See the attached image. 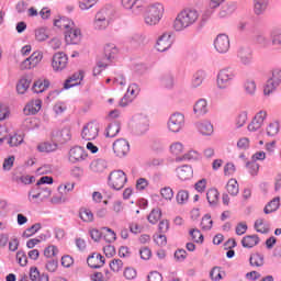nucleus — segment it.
<instances>
[{"instance_id": "nucleus-1", "label": "nucleus", "mask_w": 281, "mask_h": 281, "mask_svg": "<svg viewBox=\"0 0 281 281\" xmlns=\"http://www.w3.org/2000/svg\"><path fill=\"white\" fill-rule=\"evenodd\" d=\"M122 5L125 10H131L135 16H139L145 12L144 23L148 27L159 25L166 14V7L161 2L149 3V0H122Z\"/></svg>"}, {"instance_id": "nucleus-2", "label": "nucleus", "mask_w": 281, "mask_h": 281, "mask_svg": "<svg viewBox=\"0 0 281 281\" xmlns=\"http://www.w3.org/2000/svg\"><path fill=\"white\" fill-rule=\"evenodd\" d=\"M201 13L194 8H184L177 13L172 21L171 27L173 32H186L189 27H192L199 23Z\"/></svg>"}, {"instance_id": "nucleus-3", "label": "nucleus", "mask_w": 281, "mask_h": 281, "mask_svg": "<svg viewBox=\"0 0 281 281\" xmlns=\"http://www.w3.org/2000/svg\"><path fill=\"white\" fill-rule=\"evenodd\" d=\"M115 18V9L113 7H104L99 10L93 19L92 27L95 32H104L113 23Z\"/></svg>"}, {"instance_id": "nucleus-4", "label": "nucleus", "mask_w": 281, "mask_h": 281, "mask_svg": "<svg viewBox=\"0 0 281 281\" xmlns=\"http://www.w3.org/2000/svg\"><path fill=\"white\" fill-rule=\"evenodd\" d=\"M236 78V71L232 68H223L217 72L216 87L221 91H225L232 87L234 79Z\"/></svg>"}, {"instance_id": "nucleus-5", "label": "nucleus", "mask_w": 281, "mask_h": 281, "mask_svg": "<svg viewBox=\"0 0 281 281\" xmlns=\"http://www.w3.org/2000/svg\"><path fill=\"white\" fill-rule=\"evenodd\" d=\"M126 181H128V178L124 171L114 170L109 175L108 186H110L112 190L120 191L124 188V186H126Z\"/></svg>"}, {"instance_id": "nucleus-6", "label": "nucleus", "mask_w": 281, "mask_h": 281, "mask_svg": "<svg viewBox=\"0 0 281 281\" xmlns=\"http://www.w3.org/2000/svg\"><path fill=\"white\" fill-rule=\"evenodd\" d=\"M186 126V116L181 112L171 114L167 121V128L169 133H181Z\"/></svg>"}, {"instance_id": "nucleus-7", "label": "nucleus", "mask_w": 281, "mask_h": 281, "mask_svg": "<svg viewBox=\"0 0 281 281\" xmlns=\"http://www.w3.org/2000/svg\"><path fill=\"white\" fill-rule=\"evenodd\" d=\"M149 121L148 116L146 114H135L132 117V128L138 133V135H142L148 131Z\"/></svg>"}, {"instance_id": "nucleus-8", "label": "nucleus", "mask_w": 281, "mask_h": 281, "mask_svg": "<svg viewBox=\"0 0 281 281\" xmlns=\"http://www.w3.org/2000/svg\"><path fill=\"white\" fill-rule=\"evenodd\" d=\"M87 157H89V154L81 146L71 147L68 151L69 164H82V161H87Z\"/></svg>"}, {"instance_id": "nucleus-9", "label": "nucleus", "mask_w": 281, "mask_h": 281, "mask_svg": "<svg viewBox=\"0 0 281 281\" xmlns=\"http://www.w3.org/2000/svg\"><path fill=\"white\" fill-rule=\"evenodd\" d=\"M139 95V86L137 83H132L128 86L126 93L120 100L119 106H128Z\"/></svg>"}, {"instance_id": "nucleus-10", "label": "nucleus", "mask_w": 281, "mask_h": 281, "mask_svg": "<svg viewBox=\"0 0 281 281\" xmlns=\"http://www.w3.org/2000/svg\"><path fill=\"white\" fill-rule=\"evenodd\" d=\"M99 133L100 127L98 126V123L90 122L82 127L81 137L86 142H91L98 137Z\"/></svg>"}, {"instance_id": "nucleus-11", "label": "nucleus", "mask_w": 281, "mask_h": 281, "mask_svg": "<svg viewBox=\"0 0 281 281\" xmlns=\"http://www.w3.org/2000/svg\"><path fill=\"white\" fill-rule=\"evenodd\" d=\"M237 58L244 67H251L254 65V50L249 47H240L237 50Z\"/></svg>"}, {"instance_id": "nucleus-12", "label": "nucleus", "mask_w": 281, "mask_h": 281, "mask_svg": "<svg viewBox=\"0 0 281 281\" xmlns=\"http://www.w3.org/2000/svg\"><path fill=\"white\" fill-rule=\"evenodd\" d=\"M69 64V57L63 52L55 53L52 60V67L54 71H63Z\"/></svg>"}, {"instance_id": "nucleus-13", "label": "nucleus", "mask_w": 281, "mask_h": 281, "mask_svg": "<svg viewBox=\"0 0 281 281\" xmlns=\"http://www.w3.org/2000/svg\"><path fill=\"white\" fill-rule=\"evenodd\" d=\"M112 148L116 157H126L131 150V145L128 140L120 138L113 143Z\"/></svg>"}, {"instance_id": "nucleus-14", "label": "nucleus", "mask_w": 281, "mask_h": 281, "mask_svg": "<svg viewBox=\"0 0 281 281\" xmlns=\"http://www.w3.org/2000/svg\"><path fill=\"white\" fill-rule=\"evenodd\" d=\"M214 47L218 54H227L229 52V36L227 34H218L214 40Z\"/></svg>"}, {"instance_id": "nucleus-15", "label": "nucleus", "mask_w": 281, "mask_h": 281, "mask_svg": "<svg viewBox=\"0 0 281 281\" xmlns=\"http://www.w3.org/2000/svg\"><path fill=\"white\" fill-rule=\"evenodd\" d=\"M172 33L165 32L158 37L156 43L157 52H168L172 47Z\"/></svg>"}, {"instance_id": "nucleus-16", "label": "nucleus", "mask_w": 281, "mask_h": 281, "mask_svg": "<svg viewBox=\"0 0 281 281\" xmlns=\"http://www.w3.org/2000/svg\"><path fill=\"white\" fill-rule=\"evenodd\" d=\"M65 41L67 45H78L82 41V32L75 25L65 32Z\"/></svg>"}, {"instance_id": "nucleus-17", "label": "nucleus", "mask_w": 281, "mask_h": 281, "mask_svg": "<svg viewBox=\"0 0 281 281\" xmlns=\"http://www.w3.org/2000/svg\"><path fill=\"white\" fill-rule=\"evenodd\" d=\"M43 60V53L41 50L34 52L29 58L21 64V69H34Z\"/></svg>"}, {"instance_id": "nucleus-18", "label": "nucleus", "mask_w": 281, "mask_h": 281, "mask_svg": "<svg viewBox=\"0 0 281 281\" xmlns=\"http://www.w3.org/2000/svg\"><path fill=\"white\" fill-rule=\"evenodd\" d=\"M45 192V195L43 196V193L41 192V189H33L29 192V201L30 203H33L34 205H38V203H43L47 196L52 195V191L49 189H43Z\"/></svg>"}, {"instance_id": "nucleus-19", "label": "nucleus", "mask_w": 281, "mask_h": 281, "mask_svg": "<svg viewBox=\"0 0 281 281\" xmlns=\"http://www.w3.org/2000/svg\"><path fill=\"white\" fill-rule=\"evenodd\" d=\"M177 177L180 179V181H188L189 179H192L194 177V170L192 169V166L190 165H183L176 169Z\"/></svg>"}, {"instance_id": "nucleus-20", "label": "nucleus", "mask_w": 281, "mask_h": 281, "mask_svg": "<svg viewBox=\"0 0 281 281\" xmlns=\"http://www.w3.org/2000/svg\"><path fill=\"white\" fill-rule=\"evenodd\" d=\"M117 54H120V48H117L115 44H106L104 46V57L102 60L111 65V60L115 59V56H117Z\"/></svg>"}, {"instance_id": "nucleus-21", "label": "nucleus", "mask_w": 281, "mask_h": 281, "mask_svg": "<svg viewBox=\"0 0 281 281\" xmlns=\"http://www.w3.org/2000/svg\"><path fill=\"white\" fill-rule=\"evenodd\" d=\"M85 78V72L78 71L71 75L64 83V89H71V87H78Z\"/></svg>"}, {"instance_id": "nucleus-22", "label": "nucleus", "mask_w": 281, "mask_h": 281, "mask_svg": "<svg viewBox=\"0 0 281 281\" xmlns=\"http://www.w3.org/2000/svg\"><path fill=\"white\" fill-rule=\"evenodd\" d=\"M88 266L91 267V269H100L101 267H104V256L100 254H92L87 259Z\"/></svg>"}, {"instance_id": "nucleus-23", "label": "nucleus", "mask_w": 281, "mask_h": 281, "mask_svg": "<svg viewBox=\"0 0 281 281\" xmlns=\"http://www.w3.org/2000/svg\"><path fill=\"white\" fill-rule=\"evenodd\" d=\"M236 12V3L235 2H228L221 7L217 18L218 19H227V16H232Z\"/></svg>"}, {"instance_id": "nucleus-24", "label": "nucleus", "mask_w": 281, "mask_h": 281, "mask_svg": "<svg viewBox=\"0 0 281 281\" xmlns=\"http://www.w3.org/2000/svg\"><path fill=\"white\" fill-rule=\"evenodd\" d=\"M1 144H8L10 148H14V146H21V144H23V136L14 134L13 136L9 137H0V145Z\"/></svg>"}, {"instance_id": "nucleus-25", "label": "nucleus", "mask_w": 281, "mask_h": 281, "mask_svg": "<svg viewBox=\"0 0 281 281\" xmlns=\"http://www.w3.org/2000/svg\"><path fill=\"white\" fill-rule=\"evenodd\" d=\"M195 127L201 133V135L210 136L212 133H214V126L210 121H199L195 123Z\"/></svg>"}, {"instance_id": "nucleus-26", "label": "nucleus", "mask_w": 281, "mask_h": 281, "mask_svg": "<svg viewBox=\"0 0 281 281\" xmlns=\"http://www.w3.org/2000/svg\"><path fill=\"white\" fill-rule=\"evenodd\" d=\"M205 78H207V72H205V70H198L191 80V87L192 89H199V87H201V85H203V81L205 80Z\"/></svg>"}, {"instance_id": "nucleus-27", "label": "nucleus", "mask_w": 281, "mask_h": 281, "mask_svg": "<svg viewBox=\"0 0 281 281\" xmlns=\"http://www.w3.org/2000/svg\"><path fill=\"white\" fill-rule=\"evenodd\" d=\"M53 137H56L57 142L65 144L71 140V130L69 127L63 128L60 132L53 133Z\"/></svg>"}, {"instance_id": "nucleus-28", "label": "nucleus", "mask_w": 281, "mask_h": 281, "mask_svg": "<svg viewBox=\"0 0 281 281\" xmlns=\"http://www.w3.org/2000/svg\"><path fill=\"white\" fill-rule=\"evenodd\" d=\"M42 101L41 100H35L30 102L29 104H26L24 106V114L25 115H36V113H38V111H41V106H42Z\"/></svg>"}, {"instance_id": "nucleus-29", "label": "nucleus", "mask_w": 281, "mask_h": 281, "mask_svg": "<svg viewBox=\"0 0 281 281\" xmlns=\"http://www.w3.org/2000/svg\"><path fill=\"white\" fill-rule=\"evenodd\" d=\"M269 8V0H254V12L257 16H261Z\"/></svg>"}, {"instance_id": "nucleus-30", "label": "nucleus", "mask_w": 281, "mask_h": 281, "mask_svg": "<svg viewBox=\"0 0 281 281\" xmlns=\"http://www.w3.org/2000/svg\"><path fill=\"white\" fill-rule=\"evenodd\" d=\"M260 243V238L258 235H247L241 239V245L246 249H251L252 247H256Z\"/></svg>"}, {"instance_id": "nucleus-31", "label": "nucleus", "mask_w": 281, "mask_h": 281, "mask_svg": "<svg viewBox=\"0 0 281 281\" xmlns=\"http://www.w3.org/2000/svg\"><path fill=\"white\" fill-rule=\"evenodd\" d=\"M218 196H221V193H218L217 189L213 188L207 190L206 199L211 207H216L218 205Z\"/></svg>"}, {"instance_id": "nucleus-32", "label": "nucleus", "mask_w": 281, "mask_h": 281, "mask_svg": "<svg viewBox=\"0 0 281 281\" xmlns=\"http://www.w3.org/2000/svg\"><path fill=\"white\" fill-rule=\"evenodd\" d=\"M193 113L195 115H205L207 113V100L199 99L193 106Z\"/></svg>"}, {"instance_id": "nucleus-33", "label": "nucleus", "mask_w": 281, "mask_h": 281, "mask_svg": "<svg viewBox=\"0 0 281 281\" xmlns=\"http://www.w3.org/2000/svg\"><path fill=\"white\" fill-rule=\"evenodd\" d=\"M55 27H59V30H66V32L72 29L76 24L69 18H60L59 20L54 21Z\"/></svg>"}, {"instance_id": "nucleus-34", "label": "nucleus", "mask_w": 281, "mask_h": 281, "mask_svg": "<svg viewBox=\"0 0 281 281\" xmlns=\"http://www.w3.org/2000/svg\"><path fill=\"white\" fill-rule=\"evenodd\" d=\"M46 89H49V80L47 79H38L32 87L33 93H43Z\"/></svg>"}, {"instance_id": "nucleus-35", "label": "nucleus", "mask_w": 281, "mask_h": 281, "mask_svg": "<svg viewBox=\"0 0 281 281\" xmlns=\"http://www.w3.org/2000/svg\"><path fill=\"white\" fill-rule=\"evenodd\" d=\"M90 170L92 172L102 173L106 170V160L97 159L90 164Z\"/></svg>"}, {"instance_id": "nucleus-36", "label": "nucleus", "mask_w": 281, "mask_h": 281, "mask_svg": "<svg viewBox=\"0 0 281 281\" xmlns=\"http://www.w3.org/2000/svg\"><path fill=\"white\" fill-rule=\"evenodd\" d=\"M196 159H201V154L196 150H189L182 157H177L176 161H196Z\"/></svg>"}, {"instance_id": "nucleus-37", "label": "nucleus", "mask_w": 281, "mask_h": 281, "mask_svg": "<svg viewBox=\"0 0 281 281\" xmlns=\"http://www.w3.org/2000/svg\"><path fill=\"white\" fill-rule=\"evenodd\" d=\"M30 85H32V80L27 79V77H23L19 80L16 85V91L20 95H23L29 89Z\"/></svg>"}, {"instance_id": "nucleus-38", "label": "nucleus", "mask_w": 281, "mask_h": 281, "mask_svg": "<svg viewBox=\"0 0 281 281\" xmlns=\"http://www.w3.org/2000/svg\"><path fill=\"white\" fill-rule=\"evenodd\" d=\"M249 120V114L247 111H241L237 114L235 117V126L236 128H243L245 124H247V121Z\"/></svg>"}, {"instance_id": "nucleus-39", "label": "nucleus", "mask_w": 281, "mask_h": 281, "mask_svg": "<svg viewBox=\"0 0 281 281\" xmlns=\"http://www.w3.org/2000/svg\"><path fill=\"white\" fill-rule=\"evenodd\" d=\"M280 209V198L272 199L263 209L265 214H272Z\"/></svg>"}, {"instance_id": "nucleus-40", "label": "nucleus", "mask_w": 281, "mask_h": 281, "mask_svg": "<svg viewBox=\"0 0 281 281\" xmlns=\"http://www.w3.org/2000/svg\"><path fill=\"white\" fill-rule=\"evenodd\" d=\"M244 91L247 95H256V91H257L256 80L247 79L244 82Z\"/></svg>"}, {"instance_id": "nucleus-41", "label": "nucleus", "mask_w": 281, "mask_h": 281, "mask_svg": "<svg viewBox=\"0 0 281 281\" xmlns=\"http://www.w3.org/2000/svg\"><path fill=\"white\" fill-rule=\"evenodd\" d=\"M214 10H216V8H212L209 2V8L205 9L200 15V19H199L200 25H205V23H207V21L212 19V15L214 14Z\"/></svg>"}, {"instance_id": "nucleus-42", "label": "nucleus", "mask_w": 281, "mask_h": 281, "mask_svg": "<svg viewBox=\"0 0 281 281\" xmlns=\"http://www.w3.org/2000/svg\"><path fill=\"white\" fill-rule=\"evenodd\" d=\"M128 41L132 45H144L146 43V34L144 33H134L128 37Z\"/></svg>"}, {"instance_id": "nucleus-43", "label": "nucleus", "mask_w": 281, "mask_h": 281, "mask_svg": "<svg viewBox=\"0 0 281 281\" xmlns=\"http://www.w3.org/2000/svg\"><path fill=\"white\" fill-rule=\"evenodd\" d=\"M226 190L231 196H237L239 192L238 181L231 179L226 184Z\"/></svg>"}, {"instance_id": "nucleus-44", "label": "nucleus", "mask_w": 281, "mask_h": 281, "mask_svg": "<svg viewBox=\"0 0 281 281\" xmlns=\"http://www.w3.org/2000/svg\"><path fill=\"white\" fill-rule=\"evenodd\" d=\"M270 45L280 46L281 45V30L272 29L270 32Z\"/></svg>"}, {"instance_id": "nucleus-45", "label": "nucleus", "mask_w": 281, "mask_h": 281, "mask_svg": "<svg viewBox=\"0 0 281 281\" xmlns=\"http://www.w3.org/2000/svg\"><path fill=\"white\" fill-rule=\"evenodd\" d=\"M102 236L105 243H115L117 239V236L115 235V232L109 227H103L102 228Z\"/></svg>"}, {"instance_id": "nucleus-46", "label": "nucleus", "mask_w": 281, "mask_h": 281, "mask_svg": "<svg viewBox=\"0 0 281 281\" xmlns=\"http://www.w3.org/2000/svg\"><path fill=\"white\" fill-rule=\"evenodd\" d=\"M266 133L268 137H276L280 133V123L278 121L270 123L266 128Z\"/></svg>"}, {"instance_id": "nucleus-47", "label": "nucleus", "mask_w": 281, "mask_h": 281, "mask_svg": "<svg viewBox=\"0 0 281 281\" xmlns=\"http://www.w3.org/2000/svg\"><path fill=\"white\" fill-rule=\"evenodd\" d=\"M120 122H112L106 128V137H115L120 133Z\"/></svg>"}, {"instance_id": "nucleus-48", "label": "nucleus", "mask_w": 281, "mask_h": 281, "mask_svg": "<svg viewBox=\"0 0 281 281\" xmlns=\"http://www.w3.org/2000/svg\"><path fill=\"white\" fill-rule=\"evenodd\" d=\"M79 217L83 223H93V212L89 209H80Z\"/></svg>"}, {"instance_id": "nucleus-49", "label": "nucleus", "mask_w": 281, "mask_h": 281, "mask_svg": "<svg viewBox=\"0 0 281 281\" xmlns=\"http://www.w3.org/2000/svg\"><path fill=\"white\" fill-rule=\"evenodd\" d=\"M278 87H279L278 85H276L270 79H268L263 87V95L266 97L272 95V93H276V91H278Z\"/></svg>"}, {"instance_id": "nucleus-50", "label": "nucleus", "mask_w": 281, "mask_h": 281, "mask_svg": "<svg viewBox=\"0 0 281 281\" xmlns=\"http://www.w3.org/2000/svg\"><path fill=\"white\" fill-rule=\"evenodd\" d=\"M56 148H58L56 143H42L37 146V150H40V153H54Z\"/></svg>"}, {"instance_id": "nucleus-51", "label": "nucleus", "mask_w": 281, "mask_h": 281, "mask_svg": "<svg viewBox=\"0 0 281 281\" xmlns=\"http://www.w3.org/2000/svg\"><path fill=\"white\" fill-rule=\"evenodd\" d=\"M251 267H262L265 265V257L260 254H254L249 258Z\"/></svg>"}, {"instance_id": "nucleus-52", "label": "nucleus", "mask_w": 281, "mask_h": 281, "mask_svg": "<svg viewBox=\"0 0 281 281\" xmlns=\"http://www.w3.org/2000/svg\"><path fill=\"white\" fill-rule=\"evenodd\" d=\"M212 225H214V222L212 221V216L210 214H205L201 221V228L204 232H210V229H212Z\"/></svg>"}, {"instance_id": "nucleus-53", "label": "nucleus", "mask_w": 281, "mask_h": 281, "mask_svg": "<svg viewBox=\"0 0 281 281\" xmlns=\"http://www.w3.org/2000/svg\"><path fill=\"white\" fill-rule=\"evenodd\" d=\"M148 222L151 223V225H157L159 223V218H161V210L154 209L149 215H148Z\"/></svg>"}, {"instance_id": "nucleus-54", "label": "nucleus", "mask_w": 281, "mask_h": 281, "mask_svg": "<svg viewBox=\"0 0 281 281\" xmlns=\"http://www.w3.org/2000/svg\"><path fill=\"white\" fill-rule=\"evenodd\" d=\"M161 85L166 89H172V87H175V77L170 74L162 76Z\"/></svg>"}, {"instance_id": "nucleus-55", "label": "nucleus", "mask_w": 281, "mask_h": 281, "mask_svg": "<svg viewBox=\"0 0 281 281\" xmlns=\"http://www.w3.org/2000/svg\"><path fill=\"white\" fill-rule=\"evenodd\" d=\"M35 38L40 43H43V41H47L49 38V35L47 34V30L45 27H40L35 30Z\"/></svg>"}, {"instance_id": "nucleus-56", "label": "nucleus", "mask_w": 281, "mask_h": 281, "mask_svg": "<svg viewBox=\"0 0 281 281\" xmlns=\"http://www.w3.org/2000/svg\"><path fill=\"white\" fill-rule=\"evenodd\" d=\"M15 159L16 158L14 156H9L4 158L2 164V170H4V172H10V170H12V168L14 167Z\"/></svg>"}, {"instance_id": "nucleus-57", "label": "nucleus", "mask_w": 281, "mask_h": 281, "mask_svg": "<svg viewBox=\"0 0 281 281\" xmlns=\"http://www.w3.org/2000/svg\"><path fill=\"white\" fill-rule=\"evenodd\" d=\"M124 267V262H122V259H113L110 261V269L114 273H120Z\"/></svg>"}, {"instance_id": "nucleus-58", "label": "nucleus", "mask_w": 281, "mask_h": 281, "mask_svg": "<svg viewBox=\"0 0 281 281\" xmlns=\"http://www.w3.org/2000/svg\"><path fill=\"white\" fill-rule=\"evenodd\" d=\"M255 41L258 45H261V47H269L271 45V40L263 34L256 35Z\"/></svg>"}, {"instance_id": "nucleus-59", "label": "nucleus", "mask_w": 281, "mask_h": 281, "mask_svg": "<svg viewBox=\"0 0 281 281\" xmlns=\"http://www.w3.org/2000/svg\"><path fill=\"white\" fill-rule=\"evenodd\" d=\"M176 199H177V203H179L180 205H183L190 199V193H188L187 190H180L177 193Z\"/></svg>"}, {"instance_id": "nucleus-60", "label": "nucleus", "mask_w": 281, "mask_h": 281, "mask_svg": "<svg viewBox=\"0 0 281 281\" xmlns=\"http://www.w3.org/2000/svg\"><path fill=\"white\" fill-rule=\"evenodd\" d=\"M269 113L267 110L258 111L252 119H255L261 126H265V121L267 120Z\"/></svg>"}, {"instance_id": "nucleus-61", "label": "nucleus", "mask_w": 281, "mask_h": 281, "mask_svg": "<svg viewBox=\"0 0 281 281\" xmlns=\"http://www.w3.org/2000/svg\"><path fill=\"white\" fill-rule=\"evenodd\" d=\"M268 80H271V82H273L274 85L280 87V85H281V69L280 68L273 69L272 70V76Z\"/></svg>"}, {"instance_id": "nucleus-62", "label": "nucleus", "mask_w": 281, "mask_h": 281, "mask_svg": "<svg viewBox=\"0 0 281 281\" xmlns=\"http://www.w3.org/2000/svg\"><path fill=\"white\" fill-rule=\"evenodd\" d=\"M75 183L67 182L65 184H60L58 187L59 194H64L66 196L67 192H74Z\"/></svg>"}, {"instance_id": "nucleus-63", "label": "nucleus", "mask_w": 281, "mask_h": 281, "mask_svg": "<svg viewBox=\"0 0 281 281\" xmlns=\"http://www.w3.org/2000/svg\"><path fill=\"white\" fill-rule=\"evenodd\" d=\"M170 153L178 157V155H181V153H183V144L180 142L172 143L170 145Z\"/></svg>"}, {"instance_id": "nucleus-64", "label": "nucleus", "mask_w": 281, "mask_h": 281, "mask_svg": "<svg viewBox=\"0 0 281 281\" xmlns=\"http://www.w3.org/2000/svg\"><path fill=\"white\" fill-rule=\"evenodd\" d=\"M41 229V223H36L33 226L29 227L26 231H24L23 236L24 238H30V236H34L36 232Z\"/></svg>"}]
</instances>
